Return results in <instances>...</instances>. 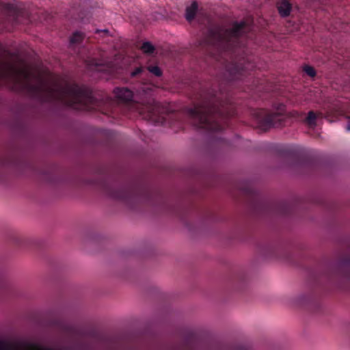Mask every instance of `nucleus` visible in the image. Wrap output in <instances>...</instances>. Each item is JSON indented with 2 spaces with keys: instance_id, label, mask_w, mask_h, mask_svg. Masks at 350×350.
Instances as JSON below:
<instances>
[{
  "instance_id": "obj_1",
  "label": "nucleus",
  "mask_w": 350,
  "mask_h": 350,
  "mask_svg": "<svg viewBox=\"0 0 350 350\" xmlns=\"http://www.w3.org/2000/svg\"><path fill=\"white\" fill-rule=\"evenodd\" d=\"M0 81L16 90L46 100H58L75 109H86L92 102L90 93L76 83L49 73H40L23 64L0 62Z\"/></svg>"
},
{
  "instance_id": "obj_2",
  "label": "nucleus",
  "mask_w": 350,
  "mask_h": 350,
  "mask_svg": "<svg viewBox=\"0 0 350 350\" xmlns=\"http://www.w3.org/2000/svg\"><path fill=\"white\" fill-rule=\"evenodd\" d=\"M245 25L244 22L235 23L229 29L220 27L211 28L205 36L204 42L225 49L227 43L232 41L243 32Z\"/></svg>"
},
{
  "instance_id": "obj_3",
  "label": "nucleus",
  "mask_w": 350,
  "mask_h": 350,
  "mask_svg": "<svg viewBox=\"0 0 350 350\" xmlns=\"http://www.w3.org/2000/svg\"><path fill=\"white\" fill-rule=\"evenodd\" d=\"M190 117L194 124L208 131H220L223 126L218 122V116L213 114L212 111L206 107L198 106L189 110Z\"/></svg>"
},
{
  "instance_id": "obj_4",
  "label": "nucleus",
  "mask_w": 350,
  "mask_h": 350,
  "mask_svg": "<svg viewBox=\"0 0 350 350\" xmlns=\"http://www.w3.org/2000/svg\"><path fill=\"white\" fill-rule=\"evenodd\" d=\"M137 110L145 118H148L156 122V116L160 112L159 107L155 103L153 98H150L146 102L138 104L135 107Z\"/></svg>"
},
{
  "instance_id": "obj_5",
  "label": "nucleus",
  "mask_w": 350,
  "mask_h": 350,
  "mask_svg": "<svg viewBox=\"0 0 350 350\" xmlns=\"http://www.w3.org/2000/svg\"><path fill=\"white\" fill-rule=\"evenodd\" d=\"M254 116L258 121V126L263 130L275 126L278 120V113H269L264 109H260L255 112Z\"/></svg>"
},
{
  "instance_id": "obj_6",
  "label": "nucleus",
  "mask_w": 350,
  "mask_h": 350,
  "mask_svg": "<svg viewBox=\"0 0 350 350\" xmlns=\"http://www.w3.org/2000/svg\"><path fill=\"white\" fill-rule=\"evenodd\" d=\"M116 97L124 102L129 101L133 98V92L126 88H117L115 91Z\"/></svg>"
},
{
  "instance_id": "obj_7",
  "label": "nucleus",
  "mask_w": 350,
  "mask_h": 350,
  "mask_svg": "<svg viewBox=\"0 0 350 350\" xmlns=\"http://www.w3.org/2000/svg\"><path fill=\"white\" fill-rule=\"evenodd\" d=\"M278 10L282 16H287L291 11V4L288 0H280L278 3Z\"/></svg>"
},
{
  "instance_id": "obj_8",
  "label": "nucleus",
  "mask_w": 350,
  "mask_h": 350,
  "mask_svg": "<svg viewBox=\"0 0 350 350\" xmlns=\"http://www.w3.org/2000/svg\"><path fill=\"white\" fill-rule=\"evenodd\" d=\"M198 8V6L196 1L192 2L190 5L187 7L185 17L187 21H191L194 18Z\"/></svg>"
},
{
  "instance_id": "obj_9",
  "label": "nucleus",
  "mask_w": 350,
  "mask_h": 350,
  "mask_svg": "<svg viewBox=\"0 0 350 350\" xmlns=\"http://www.w3.org/2000/svg\"><path fill=\"white\" fill-rule=\"evenodd\" d=\"M321 113H319L316 114L314 111H310L308 113V116L306 118V122L310 127H314L317 125L316 120L319 116H321Z\"/></svg>"
},
{
  "instance_id": "obj_10",
  "label": "nucleus",
  "mask_w": 350,
  "mask_h": 350,
  "mask_svg": "<svg viewBox=\"0 0 350 350\" xmlns=\"http://www.w3.org/2000/svg\"><path fill=\"white\" fill-rule=\"evenodd\" d=\"M84 39V35L83 33L79 31H76L73 33L72 37L70 38V43L73 44H77L81 43Z\"/></svg>"
},
{
  "instance_id": "obj_11",
  "label": "nucleus",
  "mask_w": 350,
  "mask_h": 350,
  "mask_svg": "<svg viewBox=\"0 0 350 350\" xmlns=\"http://www.w3.org/2000/svg\"><path fill=\"white\" fill-rule=\"evenodd\" d=\"M141 49L145 53H152L154 51V47L150 42H146L142 45Z\"/></svg>"
},
{
  "instance_id": "obj_12",
  "label": "nucleus",
  "mask_w": 350,
  "mask_h": 350,
  "mask_svg": "<svg viewBox=\"0 0 350 350\" xmlns=\"http://www.w3.org/2000/svg\"><path fill=\"white\" fill-rule=\"evenodd\" d=\"M304 71L311 77H314L316 75V71L312 66H305L304 67Z\"/></svg>"
},
{
  "instance_id": "obj_13",
  "label": "nucleus",
  "mask_w": 350,
  "mask_h": 350,
  "mask_svg": "<svg viewBox=\"0 0 350 350\" xmlns=\"http://www.w3.org/2000/svg\"><path fill=\"white\" fill-rule=\"evenodd\" d=\"M148 70L157 77L161 76V71L157 66H150L148 67Z\"/></svg>"
},
{
  "instance_id": "obj_14",
  "label": "nucleus",
  "mask_w": 350,
  "mask_h": 350,
  "mask_svg": "<svg viewBox=\"0 0 350 350\" xmlns=\"http://www.w3.org/2000/svg\"><path fill=\"white\" fill-rule=\"evenodd\" d=\"M142 71V68H137L132 73H131V75L133 77H135L137 75H138L139 73H140Z\"/></svg>"
},
{
  "instance_id": "obj_15",
  "label": "nucleus",
  "mask_w": 350,
  "mask_h": 350,
  "mask_svg": "<svg viewBox=\"0 0 350 350\" xmlns=\"http://www.w3.org/2000/svg\"><path fill=\"white\" fill-rule=\"evenodd\" d=\"M347 129L348 131H350V122L347 124Z\"/></svg>"
},
{
  "instance_id": "obj_16",
  "label": "nucleus",
  "mask_w": 350,
  "mask_h": 350,
  "mask_svg": "<svg viewBox=\"0 0 350 350\" xmlns=\"http://www.w3.org/2000/svg\"><path fill=\"white\" fill-rule=\"evenodd\" d=\"M104 32H106V33H108V30L107 29H105L103 30Z\"/></svg>"
},
{
  "instance_id": "obj_17",
  "label": "nucleus",
  "mask_w": 350,
  "mask_h": 350,
  "mask_svg": "<svg viewBox=\"0 0 350 350\" xmlns=\"http://www.w3.org/2000/svg\"><path fill=\"white\" fill-rule=\"evenodd\" d=\"M95 65H96V66H98V65H100V64H98V63H96V64H95Z\"/></svg>"
}]
</instances>
